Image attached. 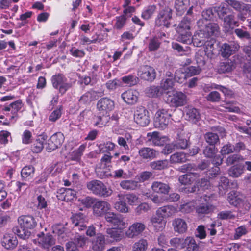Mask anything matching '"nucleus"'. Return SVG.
I'll return each instance as SVG.
<instances>
[{
	"label": "nucleus",
	"instance_id": "obj_1",
	"mask_svg": "<svg viewBox=\"0 0 251 251\" xmlns=\"http://www.w3.org/2000/svg\"><path fill=\"white\" fill-rule=\"evenodd\" d=\"M19 227L14 229L15 233L23 239L28 238L31 232L28 229H31L36 227L37 221L36 219L31 215H22L18 218Z\"/></svg>",
	"mask_w": 251,
	"mask_h": 251
},
{
	"label": "nucleus",
	"instance_id": "obj_2",
	"mask_svg": "<svg viewBox=\"0 0 251 251\" xmlns=\"http://www.w3.org/2000/svg\"><path fill=\"white\" fill-rule=\"evenodd\" d=\"M87 189L94 195L103 197L110 196L113 193V190L107 187L101 181L98 180H93L87 183Z\"/></svg>",
	"mask_w": 251,
	"mask_h": 251
},
{
	"label": "nucleus",
	"instance_id": "obj_3",
	"mask_svg": "<svg viewBox=\"0 0 251 251\" xmlns=\"http://www.w3.org/2000/svg\"><path fill=\"white\" fill-rule=\"evenodd\" d=\"M23 103L21 100H18L7 106H5L3 109V114L6 115L5 120L3 122L4 125L7 124L9 122H13L17 117V112L22 108Z\"/></svg>",
	"mask_w": 251,
	"mask_h": 251
},
{
	"label": "nucleus",
	"instance_id": "obj_4",
	"mask_svg": "<svg viewBox=\"0 0 251 251\" xmlns=\"http://www.w3.org/2000/svg\"><path fill=\"white\" fill-rule=\"evenodd\" d=\"M171 114L164 109L158 110L154 117V126L156 128L164 129L170 122Z\"/></svg>",
	"mask_w": 251,
	"mask_h": 251
},
{
	"label": "nucleus",
	"instance_id": "obj_5",
	"mask_svg": "<svg viewBox=\"0 0 251 251\" xmlns=\"http://www.w3.org/2000/svg\"><path fill=\"white\" fill-rule=\"evenodd\" d=\"M172 10L171 8L165 7L160 11L155 19V25L157 26L168 27L171 24Z\"/></svg>",
	"mask_w": 251,
	"mask_h": 251
},
{
	"label": "nucleus",
	"instance_id": "obj_6",
	"mask_svg": "<svg viewBox=\"0 0 251 251\" xmlns=\"http://www.w3.org/2000/svg\"><path fill=\"white\" fill-rule=\"evenodd\" d=\"M203 20L200 19L197 22L199 30L192 37L193 43L197 47H201L205 44L206 41L209 39V36L205 32L203 26Z\"/></svg>",
	"mask_w": 251,
	"mask_h": 251
},
{
	"label": "nucleus",
	"instance_id": "obj_7",
	"mask_svg": "<svg viewBox=\"0 0 251 251\" xmlns=\"http://www.w3.org/2000/svg\"><path fill=\"white\" fill-rule=\"evenodd\" d=\"M33 242L41 248L49 250L55 244V239L50 234L41 232L37 235V238L33 239Z\"/></svg>",
	"mask_w": 251,
	"mask_h": 251
},
{
	"label": "nucleus",
	"instance_id": "obj_8",
	"mask_svg": "<svg viewBox=\"0 0 251 251\" xmlns=\"http://www.w3.org/2000/svg\"><path fill=\"white\" fill-rule=\"evenodd\" d=\"M106 221L112 226L117 227L120 230L124 229L127 226V223L124 221L123 217L114 212H109L104 217Z\"/></svg>",
	"mask_w": 251,
	"mask_h": 251
},
{
	"label": "nucleus",
	"instance_id": "obj_9",
	"mask_svg": "<svg viewBox=\"0 0 251 251\" xmlns=\"http://www.w3.org/2000/svg\"><path fill=\"white\" fill-rule=\"evenodd\" d=\"M51 82L53 87L58 89L62 94H64L72 86L71 83L67 82V79L62 74L53 75Z\"/></svg>",
	"mask_w": 251,
	"mask_h": 251
},
{
	"label": "nucleus",
	"instance_id": "obj_10",
	"mask_svg": "<svg viewBox=\"0 0 251 251\" xmlns=\"http://www.w3.org/2000/svg\"><path fill=\"white\" fill-rule=\"evenodd\" d=\"M111 208L110 204L107 201L97 199L93 206V214L96 217L106 216Z\"/></svg>",
	"mask_w": 251,
	"mask_h": 251
},
{
	"label": "nucleus",
	"instance_id": "obj_11",
	"mask_svg": "<svg viewBox=\"0 0 251 251\" xmlns=\"http://www.w3.org/2000/svg\"><path fill=\"white\" fill-rule=\"evenodd\" d=\"M97 108L100 114L109 115V113L114 108V102L110 99L104 97L98 100Z\"/></svg>",
	"mask_w": 251,
	"mask_h": 251
},
{
	"label": "nucleus",
	"instance_id": "obj_12",
	"mask_svg": "<svg viewBox=\"0 0 251 251\" xmlns=\"http://www.w3.org/2000/svg\"><path fill=\"white\" fill-rule=\"evenodd\" d=\"M169 77L164 79L161 84L162 94L167 103L173 102V77L168 75Z\"/></svg>",
	"mask_w": 251,
	"mask_h": 251
},
{
	"label": "nucleus",
	"instance_id": "obj_13",
	"mask_svg": "<svg viewBox=\"0 0 251 251\" xmlns=\"http://www.w3.org/2000/svg\"><path fill=\"white\" fill-rule=\"evenodd\" d=\"M190 22L187 18H184L179 23L177 32L181 35L183 42L190 41L192 33L190 31Z\"/></svg>",
	"mask_w": 251,
	"mask_h": 251
},
{
	"label": "nucleus",
	"instance_id": "obj_14",
	"mask_svg": "<svg viewBox=\"0 0 251 251\" xmlns=\"http://www.w3.org/2000/svg\"><path fill=\"white\" fill-rule=\"evenodd\" d=\"M134 120L142 126H147L150 122L149 112L144 107H138L134 113Z\"/></svg>",
	"mask_w": 251,
	"mask_h": 251
},
{
	"label": "nucleus",
	"instance_id": "obj_15",
	"mask_svg": "<svg viewBox=\"0 0 251 251\" xmlns=\"http://www.w3.org/2000/svg\"><path fill=\"white\" fill-rule=\"evenodd\" d=\"M146 229L145 225L141 222H135L131 224L125 231V234L128 238H134L138 237Z\"/></svg>",
	"mask_w": 251,
	"mask_h": 251
},
{
	"label": "nucleus",
	"instance_id": "obj_16",
	"mask_svg": "<svg viewBox=\"0 0 251 251\" xmlns=\"http://www.w3.org/2000/svg\"><path fill=\"white\" fill-rule=\"evenodd\" d=\"M64 137L61 132H57L53 134L48 141L46 150L50 152L59 147L63 143Z\"/></svg>",
	"mask_w": 251,
	"mask_h": 251
},
{
	"label": "nucleus",
	"instance_id": "obj_17",
	"mask_svg": "<svg viewBox=\"0 0 251 251\" xmlns=\"http://www.w3.org/2000/svg\"><path fill=\"white\" fill-rule=\"evenodd\" d=\"M240 46L237 43H231L230 44H223L219 50V54L225 58H228L231 55L238 51Z\"/></svg>",
	"mask_w": 251,
	"mask_h": 251
},
{
	"label": "nucleus",
	"instance_id": "obj_18",
	"mask_svg": "<svg viewBox=\"0 0 251 251\" xmlns=\"http://www.w3.org/2000/svg\"><path fill=\"white\" fill-rule=\"evenodd\" d=\"M138 75L147 81H152L156 77V72L153 68L150 66H141L138 71Z\"/></svg>",
	"mask_w": 251,
	"mask_h": 251
},
{
	"label": "nucleus",
	"instance_id": "obj_19",
	"mask_svg": "<svg viewBox=\"0 0 251 251\" xmlns=\"http://www.w3.org/2000/svg\"><path fill=\"white\" fill-rule=\"evenodd\" d=\"M147 136L148 141L154 146H163L170 141L168 137L161 136L157 131L148 133Z\"/></svg>",
	"mask_w": 251,
	"mask_h": 251
},
{
	"label": "nucleus",
	"instance_id": "obj_20",
	"mask_svg": "<svg viewBox=\"0 0 251 251\" xmlns=\"http://www.w3.org/2000/svg\"><path fill=\"white\" fill-rule=\"evenodd\" d=\"M98 176L100 178H103L105 177H108L112 176L114 178H126V174L124 173L123 170L120 169L115 170L113 172V175H112L110 172L109 169H106L105 170L103 169H97L96 170Z\"/></svg>",
	"mask_w": 251,
	"mask_h": 251
},
{
	"label": "nucleus",
	"instance_id": "obj_21",
	"mask_svg": "<svg viewBox=\"0 0 251 251\" xmlns=\"http://www.w3.org/2000/svg\"><path fill=\"white\" fill-rule=\"evenodd\" d=\"M122 98L128 104H134L138 100L139 92L134 89H129L122 94Z\"/></svg>",
	"mask_w": 251,
	"mask_h": 251
},
{
	"label": "nucleus",
	"instance_id": "obj_22",
	"mask_svg": "<svg viewBox=\"0 0 251 251\" xmlns=\"http://www.w3.org/2000/svg\"><path fill=\"white\" fill-rule=\"evenodd\" d=\"M71 221L73 225V227H78L79 231L83 230L86 228L87 221L85 216L82 214H78L73 215L71 218Z\"/></svg>",
	"mask_w": 251,
	"mask_h": 251
},
{
	"label": "nucleus",
	"instance_id": "obj_23",
	"mask_svg": "<svg viewBox=\"0 0 251 251\" xmlns=\"http://www.w3.org/2000/svg\"><path fill=\"white\" fill-rule=\"evenodd\" d=\"M105 236L98 233L92 241V249L94 251H103L105 246Z\"/></svg>",
	"mask_w": 251,
	"mask_h": 251
},
{
	"label": "nucleus",
	"instance_id": "obj_24",
	"mask_svg": "<svg viewBox=\"0 0 251 251\" xmlns=\"http://www.w3.org/2000/svg\"><path fill=\"white\" fill-rule=\"evenodd\" d=\"M122 230L117 227H109L106 229L107 237L110 239V242H119L124 238Z\"/></svg>",
	"mask_w": 251,
	"mask_h": 251
},
{
	"label": "nucleus",
	"instance_id": "obj_25",
	"mask_svg": "<svg viewBox=\"0 0 251 251\" xmlns=\"http://www.w3.org/2000/svg\"><path fill=\"white\" fill-rule=\"evenodd\" d=\"M138 154L143 159L151 160L156 157L158 152L153 149L143 147L139 150Z\"/></svg>",
	"mask_w": 251,
	"mask_h": 251
},
{
	"label": "nucleus",
	"instance_id": "obj_26",
	"mask_svg": "<svg viewBox=\"0 0 251 251\" xmlns=\"http://www.w3.org/2000/svg\"><path fill=\"white\" fill-rule=\"evenodd\" d=\"M209 165V162L207 160H203L198 166L194 164H185L181 166L179 168V170L183 172H190L193 170H195L197 168L201 170H203L206 169Z\"/></svg>",
	"mask_w": 251,
	"mask_h": 251
},
{
	"label": "nucleus",
	"instance_id": "obj_27",
	"mask_svg": "<svg viewBox=\"0 0 251 251\" xmlns=\"http://www.w3.org/2000/svg\"><path fill=\"white\" fill-rule=\"evenodd\" d=\"M117 197L120 198V199H124V200L131 206L137 205L141 201L139 196L133 193L126 194L119 193L118 194Z\"/></svg>",
	"mask_w": 251,
	"mask_h": 251
},
{
	"label": "nucleus",
	"instance_id": "obj_28",
	"mask_svg": "<svg viewBox=\"0 0 251 251\" xmlns=\"http://www.w3.org/2000/svg\"><path fill=\"white\" fill-rule=\"evenodd\" d=\"M47 139V135L44 133L39 135L31 146L32 151L35 153L40 152L43 149L44 144L46 143Z\"/></svg>",
	"mask_w": 251,
	"mask_h": 251
},
{
	"label": "nucleus",
	"instance_id": "obj_29",
	"mask_svg": "<svg viewBox=\"0 0 251 251\" xmlns=\"http://www.w3.org/2000/svg\"><path fill=\"white\" fill-rule=\"evenodd\" d=\"M100 93L93 90H91L84 93L80 98L79 101L84 104L90 103L91 102L97 99L100 95Z\"/></svg>",
	"mask_w": 251,
	"mask_h": 251
},
{
	"label": "nucleus",
	"instance_id": "obj_30",
	"mask_svg": "<svg viewBox=\"0 0 251 251\" xmlns=\"http://www.w3.org/2000/svg\"><path fill=\"white\" fill-rule=\"evenodd\" d=\"M150 222L153 226L154 230L159 231L164 228L166 222L163 218L156 214L151 217Z\"/></svg>",
	"mask_w": 251,
	"mask_h": 251
},
{
	"label": "nucleus",
	"instance_id": "obj_31",
	"mask_svg": "<svg viewBox=\"0 0 251 251\" xmlns=\"http://www.w3.org/2000/svg\"><path fill=\"white\" fill-rule=\"evenodd\" d=\"M151 188L154 192L163 194H167L170 189L167 184L160 181H154Z\"/></svg>",
	"mask_w": 251,
	"mask_h": 251
},
{
	"label": "nucleus",
	"instance_id": "obj_32",
	"mask_svg": "<svg viewBox=\"0 0 251 251\" xmlns=\"http://www.w3.org/2000/svg\"><path fill=\"white\" fill-rule=\"evenodd\" d=\"M223 26L226 32H228L234 26H239L238 22L235 20L234 16L231 14L225 16L223 19Z\"/></svg>",
	"mask_w": 251,
	"mask_h": 251
},
{
	"label": "nucleus",
	"instance_id": "obj_33",
	"mask_svg": "<svg viewBox=\"0 0 251 251\" xmlns=\"http://www.w3.org/2000/svg\"><path fill=\"white\" fill-rule=\"evenodd\" d=\"M199 176L198 174L189 172V173L182 175L179 177V181L184 185L191 184Z\"/></svg>",
	"mask_w": 251,
	"mask_h": 251
},
{
	"label": "nucleus",
	"instance_id": "obj_34",
	"mask_svg": "<svg viewBox=\"0 0 251 251\" xmlns=\"http://www.w3.org/2000/svg\"><path fill=\"white\" fill-rule=\"evenodd\" d=\"M109 115L100 114L99 113V115L95 116L93 118V124L96 126L102 127L106 125L109 121Z\"/></svg>",
	"mask_w": 251,
	"mask_h": 251
},
{
	"label": "nucleus",
	"instance_id": "obj_35",
	"mask_svg": "<svg viewBox=\"0 0 251 251\" xmlns=\"http://www.w3.org/2000/svg\"><path fill=\"white\" fill-rule=\"evenodd\" d=\"M203 26L205 32L209 36L217 35L219 32V27L218 24L216 23H204L203 22Z\"/></svg>",
	"mask_w": 251,
	"mask_h": 251
},
{
	"label": "nucleus",
	"instance_id": "obj_36",
	"mask_svg": "<svg viewBox=\"0 0 251 251\" xmlns=\"http://www.w3.org/2000/svg\"><path fill=\"white\" fill-rule=\"evenodd\" d=\"M34 173V167L32 166H26L21 170V177L24 180L28 181L33 178Z\"/></svg>",
	"mask_w": 251,
	"mask_h": 251
},
{
	"label": "nucleus",
	"instance_id": "obj_37",
	"mask_svg": "<svg viewBox=\"0 0 251 251\" xmlns=\"http://www.w3.org/2000/svg\"><path fill=\"white\" fill-rule=\"evenodd\" d=\"M18 241L16 237L5 235L2 241V246L7 249H12L17 245Z\"/></svg>",
	"mask_w": 251,
	"mask_h": 251
},
{
	"label": "nucleus",
	"instance_id": "obj_38",
	"mask_svg": "<svg viewBox=\"0 0 251 251\" xmlns=\"http://www.w3.org/2000/svg\"><path fill=\"white\" fill-rule=\"evenodd\" d=\"M184 245L185 251H197L199 248L195 240L192 237H187L185 239Z\"/></svg>",
	"mask_w": 251,
	"mask_h": 251
},
{
	"label": "nucleus",
	"instance_id": "obj_39",
	"mask_svg": "<svg viewBox=\"0 0 251 251\" xmlns=\"http://www.w3.org/2000/svg\"><path fill=\"white\" fill-rule=\"evenodd\" d=\"M244 166L240 164H236L229 169L228 173L230 176L233 178H237L240 177L244 173Z\"/></svg>",
	"mask_w": 251,
	"mask_h": 251
},
{
	"label": "nucleus",
	"instance_id": "obj_40",
	"mask_svg": "<svg viewBox=\"0 0 251 251\" xmlns=\"http://www.w3.org/2000/svg\"><path fill=\"white\" fill-rule=\"evenodd\" d=\"M186 113L187 120L193 123H196L200 119V114L196 108H188Z\"/></svg>",
	"mask_w": 251,
	"mask_h": 251
},
{
	"label": "nucleus",
	"instance_id": "obj_41",
	"mask_svg": "<svg viewBox=\"0 0 251 251\" xmlns=\"http://www.w3.org/2000/svg\"><path fill=\"white\" fill-rule=\"evenodd\" d=\"M186 97L184 94L181 92H176L174 94V106H181L186 103Z\"/></svg>",
	"mask_w": 251,
	"mask_h": 251
},
{
	"label": "nucleus",
	"instance_id": "obj_42",
	"mask_svg": "<svg viewBox=\"0 0 251 251\" xmlns=\"http://www.w3.org/2000/svg\"><path fill=\"white\" fill-rule=\"evenodd\" d=\"M187 229L186 222L181 219H176L174 224V229L175 232L178 233H184Z\"/></svg>",
	"mask_w": 251,
	"mask_h": 251
},
{
	"label": "nucleus",
	"instance_id": "obj_43",
	"mask_svg": "<svg viewBox=\"0 0 251 251\" xmlns=\"http://www.w3.org/2000/svg\"><path fill=\"white\" fill-rule=\"evenodd\" d=\"M204 139L206 142L210 146H215L219 142V138L217 134L208 132L204 135Z\"/></svg>",
	"mask_w": 251,
	"mask_h": 251
},
{
	"label": "nucleus",
	"instance_id": "obj_44",
	"mask_svg": "<svg viewBox=\"0 0 251 251\" xmlns=\"http://www.w3.org/2000/svg\"><path fill=\"white\" fill-rule=\"evenodd\" d=\"M229 184V180L227 178L221 176L218 181V189L220 195H224L226 193L228 189Z\"/></svg>",
	"mask_w": 251,
	"mask_h": 251
},
{
	"label": "nucleus",
	"instance_id": "obj_45",
	"mask_svg": "<svg viewBox=\"0 0 251 251\" xmlns=\"http://www.w3.org/2000/svg\"><path fill=\"white\" fill-rule=\"evenodd\" d=\"M86 144H83L79 147L74 150L70 154L71 159L75 161H79L86 148Z\"/></svg>",
	"mask_w": 251,
	"mask_h": 251
},
{
	"label": "nucleus",
	"instance_id": "obj_46",
	"mask_svg": "<svg viewBox=\"0 0 251 251\" xmlns=\"http://www.w3.org/2000/svg\"><path fill=\"white\" fill-rule=\"evenodd\" d=\"M120 186L123 189L134 190L138 188V184L137 181L126 180L122 181Z\"/></svg>",
	"mask_w": 251,
	"mask_h": 251
},
{
	"label": "nucleus",
	"instance_id": "obj_47",
	"mask_svg": "<svg viewBox=\"0 0 251 251\" xmlns=\"http://www.w3.org/2000/svg\"><path fill=\"white\" fill-rule=\"evenodd\" d=\"M188 0H176L175 2V8L176 14L181 15L187 9Z\"/></svg>",
	"mask_w": 251,
	"mask_h": 251
},
{
	"label": "nucleus",
	"instance_id": "obj_48",
	"mask_svg": "<svg viewBox=\"0 0 251 251\" xmlns=\"http://www.w3.org/2000/svg\"><path fill=\"white\" fill-rule=\"evenodd\" d=\"M234 68H235V66L231 60L230 62L228 61L223 62L220 63L218 68V72L220 73H228L231 72Z\"/></svg>",
	"mask_w": 251,
	"mask_h": 251
},
{
	"label": "nucleus",
	"instance_id": "obj_49",
	"mask_svg": "<svg viewBox=\"0 0 251 251\" xmlns=\"http://www.w3.org/2000/svg\"><path fill=\"white\" fill-rule=\"evenodd\" d=\"M227 201L230 204L237 206L243 202V200L241 197L237 196L235 192L232 191L228 194Z\"/></svg>",
	"mask_w": 251,
	"mask_h": 251
},
{
	"label": "nucleus",
	"instance_id": "obj_50",
	"mask_svg": "<svg viewBox=\"0 0 251 251\" xmlns=\"http://www.w3.org/2000/svg\"><path fill=\"white\" fill-rule=\"evenodd\" d=\"M123 199H119L120 201L116 202L114 206L118 211L123 213H127L129 211V207L126 202V201H123Z\"/></svg>",
	"mask_w": 251,
	"mask_h": 251
},
{
	"label": "nucleus",
	"instance_id": "obj_51",
	"mask_svg": "<svg viewBox=\"0 0 251 251\" xmlns=\"http://www.w3.org/2000/svg\"><path fill=\"white\" fill-rule=\"evenodd\" d=\"M195 208V203L194 202H189L181 204L179 207H175L174 205V211H180L182 212L190 213Z\"/></svg>",
	"mask_w": 251,
	"mask_h": 251
},
{
	"label": "nucleus",
	"instance_id": "obj_52",
	"mask_svg": "<svg viewBox=\"0 0 251 251\" xmlns=\"http://www.w3.org/2000/svg\"><path fill=\"white\" fill-rule=\"evenodd\" d=\"M148 246V243L147 240L142 238L134 244L132 250L133 251H146Z\"/></svg>",
	"mask_w": 251,
	"mask_h": 251
},
{
	"label": "nucleus",
	"instance_id": "obj_53",
	"mask_svg": "<svg viewBox=\"0 0 251 251\" xmlns=\"http://www.w3.org/2000/svg\"><path fill=\"white\" fill-rule=\"evenodd\" d=\"M227 2L228 5L232 7L235 10L240 12H244L247 4L240 2L236 0H228Z\"/></svg>",
	"mask_w": 251,
	"mask_h": 251
},
{
	"label": "nucleus",
	"instance_id": "obj_54",
	"mask_svg": "<svg viewBox=\"0 0 251 251\" xmlns=\"http://www.w3.org/2000/svg\"><path fill=\"white\" fill-rule=\"evenodd\" d=\"M169 162L167 160H157L150 163V167L153 170H162L169 166Z\"/></svg>",
	"mask_w": 251,
	"mask_h": 251
},
{
	"label": "nucleus",
	"instance_id": "obj_55",
	"mask_svg": "<svg viewBox=\"0 0 251 251\" xmlns=\"http://www.w3.org/2000/svg\"><path fill=\"white\" fill-rule=\"evenodd\" d=\"M214 206L211 204H200L196 208V212L198 214H206L212 211Z\"/></svg>",
	"mask_w": 251,
	"mask_h": 251
},
{
	"label": "nucleus",
	"instance_id": "obj_56",
	"mask_svg": "<svg viewBox=\"0 0 251 251\" xmlns=\"http://www.w3.org/2000/svg\"><path fill=\"white\" fill-rule=\"evenodd\" d=\"M173 213V207L171 205L164 206L159 208L156 211V214L162 218L169 217Z\"/></svg>",
	"mask_w": 251,
	"mask_h": 251
},
{
	"label": "nucleus",
	"instance_id": "obj_57",
	"mask_svg": "<svg viewBox=\"0 0 251 251\" xmlns=\"http://www.w3.org/2000/svg\"><path fill=\"white\" fill-rule=\"evenodd\" d=\"M60 191H63L61 193L65 201H70L73 200L76 196V192L69 188L63 189Z\"/></svg>",
	"mask_w": 251,
	"mask_h": 251
},
{
	"label": "nucleus",
	"instance_id": "obj_58",
	"mask_svg": "<svg viewBox=\"0 0 251 251\" xmlns=\"http://www.w3.org/2000/svg\"><path fill=\"white\" fill-rule=\"evenodd\" d=\"M145 93L150 97H156L160 94H162V92L160 90L159 87L155 86H152L147 88Z\"/></svg>",
	"mask_w": 251,
	"mask_h": 251
},
{
	"label": "nucleus",
	"instance_id": "obj_59",
	"mask_svg": "<svg viewBox=\"0 0 251 251\" xmlns=\"http://www.w3.org/2000/svg\"><path fill=\"white\" fill-rule=\"evenodd\" d=\"M115 144L111 142L108 141L105 143L100 144L99 146L100 151L102 152H109L113 151L115 147Z\"/></svg>",
	"mask_w": 251,
	"mask_h": 251
},
{
	"label": "nucleus",
	"instance_id": "obj_60",
	"mask_svg": "<svg viewBox=\"0 0 251 251\" xmlns=\"http://www.w3.org/2000/svg\"><path fill=\"white\" fill-rule=\"evenodd\" d=\"M156 10V7L152 5H149L146 7L142 13V17L145 20L150 19Z\"/></svg>",
	"mask_w": 251,
	"mask_h": 251
},
{
	"label": "nucleus",
	"instance_id": "obj_61",
	"mask_svg": "<svg viewBox=\"0 0 251 251\" xmlns=\"http://www.w3.org/2000/svg\"><path fill=\"white\" fill-rule=\"evenodd\" d=\"M160 42L156 37L151 38L148 44L149 51H154L156 50L160 47Z\"/></svg>",
	"mask_w": 251,
	"mask_h": 251
},
{
	"label": "nucleus",
	"instance_id": "obj_62",
	"mask_svg": "<svg viewBox=\"0 0 251 251\" xmlns=\"http://www.w3.org/2000/svg\"><path fill=\"white\" fill-rule=\"evenodd\" d=\"M218 151L217 149L215 146H207L203 151V153L207 158H213Z\"/></svg>",
	"mask_w": 251,
	"mask_h": 251
},
{
	"label": "nucleus",
	"instance_id": "obj_63",
	"mask_svg": "<svg viewBox=\"0 0 251 251\" xmlns=\"http://www.w3.org/2000/svg\"><path fill=\"white\" fill-rule=\"evenodd\" d=\"M115 23L114 25V28L116 29H121L126 25V17L125 15H121L116 17L115 18Z\"/></svg>",
	"mask_w": 251,
	"mask_h": 251
},
{
	"label": "nucleus",
	"instance_id": "obj_64",
	"mask_svg": "<svg viewBox=\"0 0 251 251\" xmlns=\"http://www.w3.org/2000/svg\"><path fill=\"white\" fill-rule=\"evenodd\" d=\"M178 138L176 144L174 145V148L185 149L188 146V141L183 138L181 134H178Z\"/></svg>",
	"mask_w": 251,
	"mask_h": 251
}]
</instances>
